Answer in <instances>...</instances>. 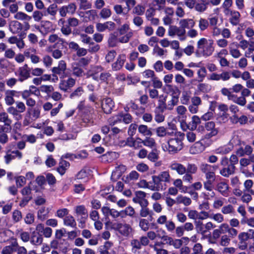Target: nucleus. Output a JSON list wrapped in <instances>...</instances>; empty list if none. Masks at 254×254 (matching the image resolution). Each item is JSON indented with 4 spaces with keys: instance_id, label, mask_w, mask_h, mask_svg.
<instances>
[{
    "instance_id": "f257e3e1",
    "label": "nucleus",
    "mask_w": 254,
    "mask_h": 254,
    "mask_svg": "<svg viewBox=\"0 0 254 254\" xmlns=\"http://www.w3.org/2000/svg\"><path fill=\"white\" fill-rule=\"evenodd\" d=\"M171 177L169 171L160 172L158 175L152 176V180L156 191L164 190L167 188V183H170Z\"/></svg>"
},
{
    "instance_id": "f03ea898",
    "label": "nucleus",
    "mask_w": 254,
    "mask_h": 254,
    "mask_svg": "<svg viewBox=\"0 0 254 254\" xmlns=\"http://www.w3.org/2000/svg\"><path fill=\"white\" fill-rule=\"evenodd\" d=\"M213 45V40H208L204 38H201L197 43L196 54L198 55L202 54L207 56L211 55L214 51Z\"/></svg>"
},
{
    "instance_id": "7ed1b4c3",
    "label": "nucleus",
    "mask_w": 254,
    "mask_h": 254,
    "mask_svg": "<svg viewBox=\"0 0 254 254\" xmlns=\"http://www.w3.org/2000/svg\"><path fill=\"white\" fill-rule=\"evenodd\" d=\"M254 182L252 180H247L244 183V192L241 197V201L248 204L252 200V195L254 194V190L252 189Z\"/></svg>"
},
{
    "instance_id": "20e7f679",
    "label": "nucleus",
    "mask_w": 254,
    "mask_h": 254,
    "mask_svg": "<svg viewBox=\"0 0 254 254\" xmlns=\"http://www.w3.org/2000/svg\"><path fill=\"white\" fill-rule=\"evenodd\" d=\"M111 229L118 231L124 237H128L132 233L133 229L131 226L126 223L116 222L111 223Z\"/></svg>"
},
{
    "instance_id": "39448f33",
    "label": "nucleus",
    "mask_w": 254,
    "mask_h": 254,
    "mask_svg": "<svg viewBox=\"0 0 254 254\" xmlns=\"http://www.w3.org/2000/svg\"><path fill=\"white\" fill-rule=\"evenodd\" d=\"M40 111L38 108H28L23 122L24 126H27L40 117Z\"/></svg>"
},
{
    "instance_id": "423d86ee",
    "label": "nucleus",
    "mask_w": 254,
    "mask_h": 254,
    "mask_svg": "<svg viewBox=\"0 0 254 254\" xmlns=\"http://www.w3.org/2000/svg\"><path fill=\"white\" fill-rule=\"evenodd\" d=\"M168 147L167 150L171 154H175L180 151L183 146L182 139L179 138H171L168 141Z\"/></svg>"
},
{
    "instance_id": "0eeeda50",
    "label": "nucleus",
    "mask_w": 254,
    "mask_h": 254,
    "mask_svg": "<svg viewBox=\"0 0 254 254\" xmlns=\"http://www.w3.org/2000/svg\"><path fill=\"white\" fill-rule=\"evenodd\" d=\"M197 167L195 164L188 163L187 164V171L183 177V181L185 182L191 183L193 181L192 175L197 171Z\"/></svg>"
},
{
    "instance_id": "6e6552de",
    "label": "nucleus",
    "mask_w": 254,
    "mask_h": 254,
    "mask_svg": "<svg viewBox=\"0 0 254 254\" xmlns=\"http://www.w3.org/2000/svg\"><path fill=\"white\" fill-rule=\"evenodd\" d=\"M186 30L182 28L180 26L177 27L175 25H171L168 29V35L170 36L177 35L181 40L186 39Z\"/></svg>"
},
{
    "instance_id": "1a4fd4ad",
    "label": "nucleus",
    "mask_w": 254,
    "mask_h": 254,
    "mask_svg": "<svg viewBox=\"0 0 254 254\" xmlns=\"http://www.w3.org/2000/svg\"><path fill=\"white\" fill-rule=\"evenodd\" d=\"M12 122L11 119L7 113L4 112L0 113V123L3 124V126L1 128L3 132H7L8 130L11 129Z\"/></svg>"
},
{
    "instance_id": "9d476101",
    "label": "nucleus",
    "mask_w": 254,
    "mask_h": 254,
    "mask_svg": "<svg viewBox=\"0 0 254 254\" xmlns=\"http://www.w3.org/2000/svg\"><path fill=\"white\" fill-rule=\"evenodd\" d=\"M229 186L225 181H221L217 183L215 190L218 191L222 195L227 197L229 193Z\"/></svg>"
},
{
    "instance_id": "9b49d317",
    "label": "nucleus",
    "mask_w": 254,
    "mask_h": 254,
    "mask_svg": "<svg viewBox=\"0 0 254 254\" xmlns=\"http://www.w3.org/2000/svg\"><path fill=\"white\" fill-rule=\"evenodd\" d=\"M76 5L75 3L71 2L67 5H64L60 8L59 11L62 17H65L67 13L73 14L76 9Z\"/></svg>"
},
{
    "instance_id": "f8f14e48",
    "label": "nucleus",
    "mask_w": 254,
    "mask_h": 254,
    "mask_svg": "<svg viewBox=\"0 0 254 254\" xmlns=\"http://www.w3.org/2000/svg\"><path fill=\"white\" fill-rule=\"evenodd\" d=\"M116 27L115 23L112 21H107L103 23H97L96 25V28L98 32H103L106 30L113 31Z\"/></svg>"
},
{
    "instance_id": "ddd939ff",
    "label": "nucleus",
    "mask_w": 254,
    "mask_h": 254,
    "mask_svg": "<svg viewBox=\"0 0 254 254\" xmlns=\"http://www.w3.org/2000/svg\"><path fill=\"white\" fill-rule=\"evenodd\" d=\"M205 128L208 132L206 134V137L210 138L217 134L218 130L215 127V124L214 122L210 121L205 124Z\"/></svg>"
},
{
    "instance_id": "4468645a",
    "label": "nucleus",
    "mask_w": 254,
    "mask_h": 254,
    "mask_svg": "<svg viewBox=\"0 0 254 254\" xmlns=\"http://www.w3.org/2000/svg\"><path fill=\"white\" fill-rule=\"evenodd\" d=\"M169 167L172 171L176 172L180 175L185 174L187 171V166L186 167L182 164L177 162H172Z\"/></svg>"
},
{
    "instance_id": "2eb2a0df",
    "label": "nucleus",
    "mask_w": 254,
    "mask_h": 254,
    "mask_svg": "<svg viewBox=\"0 0 254 254\" xmlns=\"http://www.w3.org/2000/svg\"><path fill=\"white\" fill-rule=\"evenodd\" d=\"M114 107V103L110 98H105L102 102V108L106 114H110Z\"/></svg>"
},
{
    "instance_id": "dca6fc26",
    "label": "nucleus",
    "mask_w": 254,
    "mask_h": 254,
    "mask_svg": "<svg viewBox=\"0 0 254 254\" xmlns=\"http://www.w3.org/2000/svg\"><path fill=\"white\" fill-rule=\"evenodd\" d=\"M23 29V24L17 20H12L9 23V30L13 34H19Z\"/></svg>"
},
{
    "instance_id": "f3484780",
    "label": "nucleus",
    "mask_w": 254,
    "mask_h": 254,
    "mask_svg": "<svg viewBox=\"0 0 254 254\" xmlns=\"http://www.w3.org/2000/svg\"><path fill=\"white\" fill-rule=\"evenodd\" d=\"M75 83V80L72 78H69L67 80H62L59 83V88L66 92L68 89L73 87Z\"/></svg>"
},
{
    "instance_id": "a211bd4d",
    "label": "nucleus",
    "mask_w": 254,
    "mask_h": 254,
    "mask_svg": "<svg viewBox=\"0 0 254 254\" xmlns=\"http://www.w3.org/2000/svg\"><path fill=\"white\" fill-rule=\"evenodd\" d=\"M126 166L122 164L118 165L115 167V170L113 171L111 179L115 180L119 178L126 171Z\"/></svg>"
},
{
    "instance_id": "6ab92c4d",
    "label": "nucleus",
    "mask_w": 254,
    "mask_h": 254,
    "mask_svg": "<svg viewBox=\"0 0 254 254\" xmlns=\"http://www.w3.org/2000/svg\"><path fill=\"white\" fill-rule=\"evenodd\" d=\"M49 207H41L37 211V218L40 221H45L48 217L50 211Z\"/></svg>"
},
{
    "instance_id": "aec40b11",
    "label": "nucleus",
    "mask_w": 254,
    "mask_h": 254,
    "mask_svg": "<svg viewBox=\"0 0 254 254\" xmlns=\"http://www.w3.org/2000/svg\"><path fill=\"white\" fill-rule=\"evenodd\" d=\"M48 41L50 43H55L53 45L54 48H58V45H63L64 43V40L59 37L57 34L50 35L48 37Z\"/></svg>"
},
{
    "instance_id": "412c9836",
    "label": "nucleus",
    "mask_w": 254,
    "mask_h": 254,
    "mask_svg": "<svg viewBox=\"0 0 254 254\" xmlns=\"http://www.w3.org/2000/svg\"><path fill=\"white\" fill-rule=\"evenodd\" d=\"M236 167L235 166L229 165L227 167H223L220 170V174L224 177L228 178L235 173Z\"/></svg>"
},
{
    "instance_id": "4be33fe9",
    "label": "nucleus",
    "mask_w": 254,
    "mask_h": 254,
    "mask_svg": "<svg viewBox=\"0 0 254 254\" xmlns=\"http://www.w3.org/2000/svg\"><path fill=\"white\" fill-rule=\"evenodd\" d=\"M179 23L180 26L184 29L192 28L195 25L194 21L190 18L181 19Z\"/></svg>"
},
{
    "instance_id": "5701e85b",
    "label": "nucleus",
    "mask_w": 254,
    "mask_h": 254,
    "mask_svg": "<svg viewBox=\"0 0 254 254\" xmlns=\"http://www.w3.org/2000/svg\"><path fill=\"white\" fill-rule=\"evenodd\" d=\"M139 174L136 171H132L128 175H127L124 181L126 183L128 184L133 183L135 181L138 180Z\"/></svg>"
},
{
    "instance_id": "b1692460",
    "label": "nucleus",
    "mask_w": 254,
    "mask_h": 254,
    "mask_svg": "<svg viewBox=\"0 0 254 254\" xmlns=\"http://www.w3.org/2000/svg\"><path fill=\"white\" fill-rule=\"evenodd\" d=\"M18 72L20 76L19 80L21 81L28 78L30 75V71L27 64H24L22 67H20Z\"/></svg>"
},
{
    "instance_id": "393cba45",
    "label": "nucleus",
    "mask_w": 254,
    "mask_h": 254,
    "mask_svg": "<svg viewBox=\"0 0 254 254\" xmlns=\"http://www.w3.org/2000/svg\"><path fill=\"white\" fill-rule=\"evenodd\" d=\"M130 246L131 247V252L133 254H136L138 250L141 248L142 245L140 241L136 239H132L130 241Z\"/></svg>"
},
{
    "instance_id": "a878e982",
    "label": "nucleus",
    "mask_w": 254,
    "mask_h": 254,
    "mask_svg": "<svg viewBox=\"0 0 254 254\" xmlns=\"http://www.w3.org/2000/svg\"><path fill=\"white\" fill-rule=\"evenodd\" d=\"M229 13L231 18H230V20L231 23L233 25H237L239 22L240 17L241 16V14L239 12L236 10H229L228 11Z\"/></svg>"
},
{
    "instance_id": "bb28decb",
    "label": "nucleus",
    "mask_w": 254,
    "mask_h": 254,
    "mask_svg": "<svg viewBox=\"0 0 254 254\" xmlns=\"http://www.w3.org/2000/svg\"><path fill=\"white\" fill-rule=\"evenodd\" d=\"M138 132L145 136H151L153 134L151 128L145 125H140L138 126Z\"/></svg>"
},
{
    "instance_id": "cd10ccee",
    "label": "nucleus",
    "mask_w": 254,
    "mask_h": 254,
    "mask_svg": "<svg viewBox=\"0 0 254 254\" xmlns=\"http://www.w3.org/2000/svg\"><path fill=\"white\" fill-rule=\"evenodd\" d=\"M143 146L149 148L154 149L157 147V143L155 139L151 136H147L143 139Z\"/></svg>"
},
{
    "instance_id": "c85d7f7f",
    "label": "nucleus",
    "mask_w": 254,
    "mask_h": 254,
    "mask_svg": "<svg viewBox=\"0 0 254 254\" xmlns=\"http://www.w3.org/2000/svg\"><path fill=\"white\" fill-rule=\"evenodd\" d=\"M137 186L140 188L148 189L151 190L156 191L154 184L147 182L145 180H141L137 183Z\"/></svg>"
},
{
    "instance_id": "c756f323",
    "label": "nucleus",
    "mask_w": 254,
    "mask_h": 254,
    "mask_svg": "<svg viewBox=\"0 0 254 254\" xmlns=\"http://www.w3.org/2000/svg\"><path fill=\"white\" fill-rule=\"evenodd\" d=\"M176 112L178 120L187 118L186 114L187 113V109L184 105L177 106L176 108Z\"/></svg>"
},
{
    "instance_id": "7c9ffc66",
    "label": "nucleus",
    "mask_w": 254,
    "mask_h": 254,
    "mask_svg": "<svg viewBox=\"0 0 254 254\" xmlns=\"http://www.w3.org/2000/svg\"><path fill=\"white\" fill-rule=\"evenodd\" d=\"M65 71L66 64H59L57 67H55L52 69V71L54 74H58L60 78L64 76Z\"/></svg>"
},
{
    "instance_id": "2f4dec72",
    "label": "nucleus",
    "mask_w": 254,
    "mask_h": 254,
    "mask_svg": "<svg viewBox=\"0 0 254 254\" xmlns=\"http://www.w3.org/2000/svg\"><path fill=\"white\" fill-rule=\"evenodd\" d=\"M208 4L207 0H201L200 3H196L194 8L196 11L202 13L207 9Z\"/></svg>"
},
{
    "instance_id": "473e14b6",
    "label": "nucleus",
    "mask_w": 254,
    "mask_h": 254,
    "mask_svg": "<svg viewBox=\"0 0 254 254\" xmlns=\"http://www.w3.org/2000/svg\"><path fill=\"white\" fill-rule=\"evenodd\" d=\"M64 224L65 226L73 228H76V222L75 220L71 215H67L64 218Z\"/></svg>"
},
{
    "instance_id": "72a5a7b5",
    "label": "nucleus",
    "mask_w": 254,
    "mask_h": 254,
    "mask_svg": "<svg viewBox=\"0 0 254 254\" xmlns=\"http://www.w3.org/2000/svg\"><path fill=\"white\" fill-rule=\"evenodd\" d=\"M14 18L17 20V21H29L31 20L32 17L23 12L19 11L14 15Z\"/></svg>"
},
{
    "instance_id": "f704fd0d",
    "label": "nucleus",
    "mask_w": 254,
    "mask_h": 254,
    "mask_svg": "<svg viewBox=\"0 0 254 254\" xmlns=\"http://www.w3.org/2000/svg\"><path fill=\"white\" fill-rule=\"evenodd\" d=\"M156 135L159 137H163L167 135H171V133L168 131L167 128L163 126H160L155 129Z\"/></svg>"
},
{
    "instance_id": "c9c22d12",
    "label": "nucleus",
    "mask_w": 254,
    "mask_h": 254,
    "mask_svg": "<svg viewBox=\"0 0 254 254\" xmlns=\"http://www.w3.org/2000/svg\"><path fill=\"white\" fill-rule=\"evenodd\" d=\"M204 150V147L201 143L195 142L190 148V152L191 154H195L201 152Z\"/></svg>"
},
{
    "instance_id": "e433bc0d",
    "label": "nucleus",
    "mask_w": 254,
    "mask_h": 254,
    "mask_svg": "<svg viewBox=\"0 0 254 254\" xmlns=\"http://www.w3.org/2000/svg\"><path fill=\"white\" fill-rule=\"evenodd\" d=\"M177 204H183L185 206H189L191 203V200L190 197L179 195L176 197Z\"/></svg>"
},
{
    "instance_id": "4c0bfd02",
    "label": "nucleus",
    "mask_w": 254,
    "mask_h": 254,
    "mask_svg": "<svg viewBox=\"0 0 254 254\" xmlns=\"http://www.w3.org/2000/svg\"><path fill=\"white\" fill-rule=\"evenodd\" d=\"M76 214L78 216L87 217L88 213L84 205L76 206L74 208Z\"/></svg>"
},
{
    "instance_id": "58836bf2",
    "label": "nucleus",
    "mask_w": 254,
    "mask_h": 254,
    "mask_svg": "<svg viewBox=\"0 0 254 254\" xmlns=\"http://www.w3.org/2000/svg\"><path fill=\"white\" fill-rule=\"evenodd\" d=\"M122 218H125L128 216L130 217H134L135 211L134 209L130 206L127 207L125 209L121 210Z\"/></svg>"
},
{
    "instance_id": "ea45409f",
    "label": "nucleus",
    "mask_w": 254,
    "mask_h": 254,
    "mask_svg": "<svg viewBox=\"0 0 254 254\" xmlns=\"http://www.w3.org/2000/svg\"><path fill=\"white\" fill-rule=\"evenodd\" d=\"M237 46V43L236 42H232L229 44V50L231 55L235 58H238L240 56V53L239 51L235 49V47Z\"/></svg>"
},
{
    "instance_id": "a19ab883",
    "label": "nucleus",
    "mask_w": 254,
    "mask_h": 254,
    "mask_svg": "<svg viewBox=\"0 0 254 254\" xmlns=\"http://www.w3.org/2000/svg\"><path fill=\"white\" fill-rule=\"evenodd\" d=\"M69 163L64 160H61L59 163V166L57 169L59 173L61 175H64L65 170L69 167Z\"/></svg>"
},
{
    "instance_id": "79ce46f5",
    "label": "nucleus",
    "mask_w": 254,
    "mask_h": 254,
    "mask_svg": "<svg viewBox=\"0 0 254 254\" xmlns=\"http://www.w3.org/2000/svg\"><path fill=\"white\" fill-rule=\"evenodd\" d=\"M201 123L200 118L196 115L191 117V122L190 123V130H194L197 128V126Z\"/></svg>"
},
{
    "instance_id": "37998d69",
    "label": "nucleus",
    "mask_w": 254,
    "mask_h": 254,
    "mask_svg": "<svg viewBox=\"0 0 254 254\" xmlns=\"http://www.w3.org/2000/svg\"><path fill=\"white\" fill-rule=\"evenodd\" d=\"M153 212L150 210L147 206L141 207V209L139 211V215L141 217H146L148 216L149 217H152L153 215Z\"/></svg>"
},
{
    "instance_id": "c03bdc74",
    "label": "nucleus",
    "mask_w": 254,
    "mask_h": 254,
    "mask_svg": "<svg viewBox=\"0 0 254 254\" xmlns=\"http://www.w3.org/2000/svg\"><path fill=\"white\" fill-rule=\"evenodd\" d=\"M87 156V154L85 151H83L77 154H66L65 155V158H70L72 160L74 159H83L86 158Z\"/></svg>"
},
{
    "instance_id": "a18cd8bd",
    "label": "nucleus",
    "mask_w": 254,
    "mask_h": 254,
    "mask_svg": "<svg viewBox=\"0 0 254 254\" xmlns=\"http://www.w3.org/2000/svg\"><path fill=\"white\" fill-rule=\"evenodd\" d=\"M166 96L163 95H161L158 98V105L157 108L162 112H163L165 109H166Z\"/></svg>"
},
{
    "instance_id": "49530a36",
    "label": "nucleus",
    "mask_w": 254,
    "mask_h": 254,
    "mask_svg": "<svg viewBox=\"0 0 254 254\" xmlns=\"http://www.w3.org/2000/svg\"><path fill=\"white\" fill-rule=\"evenodd\" d=\"M159 154L156 148L152 149V151L148 153V159L153 162H156L159 159Z\"/></svg>"
},
{
    "instance_id": "de8ad7c7",
    "label": "nucleus",
    "mask_w": 254,
    "mask_h": 254,
    "mask_svg": "<svg viewBox=\"0 0 254 254\" xmlns=\"http://www.w3.org/2000/svg\"><path fill=\"white\" fill-rule=\"evenodd\" d=\"M44 16H46V13L39 10H35L32 13V18L35 22L41 21Z\"/></svg>"
},
{
    "instance_id": "09e8293b",
    "label": "nucleus",
    "mask_w": 254,
    "mask_h": 254,
    "mask_svg": "<svg viewBox=\"0 0 254 254\" xmlns=\"http://www.w3.org/2000/svg\"><path fill=\"white\" fill-rule=\"evenodd\" d=\"M111 10L108 7L102 8L99 13V16L100 17L104 19H108L111 16Z\"/></svg>"
},
{
    "instance_id": "8fccbe9b",
    "label": "nucleus",
    "mask_w": 254,
    "mask_h": 254,
    "mask_svg": "<svg viewBox=\"0 0 254 254\" xmlns=\"http://www.w3.org/2000/svg\"><path fill=\"white\" fill-rule=\"evenodd\" d=\"M43 238L41 235L39 236L33 235L31 237L30 242L34 246H39L42 244Z\"/></svg>"
},
{
    "instance_id": "3c124183",
    "label": "nucleus",
    "mask_w": 254,
    "mask_h": 254,
    "mask_svg": "<svg viewBox=\"0 0 254 254\" xmlns=\"http://www.w3.org/2000/svg\"><path fill=\"white\" fill-rule=\"evenodd\" d=\"M195 229L197 233L202 235L205 234L204 226L205 224L200 220L195 221L194 222Z\"/></svg>"
},
{
    "instance_id": "603ef678",
    "label": "nucleus",
    "mask_w": 254,
    "mask_h": 254,
    "mask_svg": "<svg viewBox=\"0 0 254 254\" xmlns=\"http://www.w3.org/2000/svg\"><path fill=\"white\" fill-rule=\"evenodd\" d=\"M123 114L121 113L118 114L109 119V123L110 125L114 126L118 123H120L122 120Z\"/></svg>"
},
{
    "instance_id": "864d4df0",
    "label": "nucleus",
    "mask_w": 254,
    "mask_h": 254,
    "mask_svg": "<svg viewBox=\"0 0 254 254\" xmlns=\"http://www.w3.org/2000/svg\"><path fill=\"white\" fill-rule=\"evenodd\" d=\"M209 26L208 20L205 18H200L198 21V27L200 31H203Z\"/></svg>"
},
{
    "instance_id": "5fc2aeb1",
    "label": "nucleus",
    "mask_w": 254,
    "mask_h": 254,
    "mask_svg": "<svg viewBox=\"0 0 254 254\" xmlns=\"http://www.w3.org/2000/svg\"><path fill=\"white\" fill-rule=\"evenodd\" d=\"M85 17L89 21H93L95 19L97 16V12L94 9H91L85 12Z\"/></svg>"
},
{
    "instance_id": "6e6d98bb",
    "label": "nucleus",
    "mask_w": 254,
    "mask_h": 254,
    "mask_svg": "<svg viewBox=\"0 0 254 254\" xmlns=\"http://www.w3.org/2000/svg\"><path fill=\"white\" fill-rule=\"evenodd\" d=\"M178 102V98L176 96H173L171 99L168 102L166 105V109L169 110H172L174 107L176 106Z\"/></svg>"
},
{
    "instance_id": "4d7b16f0",
    "label": "nucleus",
    "mask_w": 254,
    "mask_h": 254,
    "mask_svg": "<svg viewBox=\"0 0 254 254\" xmlns=\"http://www.w3.org/2000/svg\"><path fill=\"white\" fill-rule=\"evenodd\" d=\"M234 212V207L231 204L224 206L221 209V212L225 215L233 214Z\"/></svg>"
},
{
    "instance_id": "13d9d810",
    "label": "nucleus",
    "mask_w": 254,
    "mask_h": 254,
    "mask_svg": "<svg viewBox=\"0 0 254 254\" xmlns=\"http://www.w3.org/2000/svg\"><path fill=\"white\" fill-rule=\"evenodd\" d=\"M139 226L142 230L146 232L149 228V223L147 219L141 218L139 220Z\"/></svg>"
},
{
    "instance_id": "bf43d9fd",
    "label": "nucleus",
    "mask_w": 254,
    "mask_h": 254,
    "mask_svg": "<svg viewBox=\"0 0 254 254\" xmlns=\"http://www.w3.org/2000/svg\"><path fill=\"white\" fill-rule=\"evenodd\" d=\"M190 98V93L187 91L183 92L181 97V102L183 105H188Z\"/></svg>"
},
{
    "instance_id": "052dcab7",
    "label": "nucleus",
    "mask_w": 254,
    "mask_h": 254,
    "mask_svg": "<svg viewBox=\"0 0 254 254\" xmlns=\"http://www.w3.org/2000/svg\"><path fill=\"white\" fill-rule=\"evenodd\" d=\"M160 232L162 233L163 236H160L159 235L160 239L163 240V241L165 242L166 244L170 246L171 244L173 238L171 237H170L169 236L166 235V232L164 230H161Z\"/></svg>"
},
{
    "instance_id": "680f3d73",
    "label": "nucleus",
    "mask_w": 254,
    "mask_h": 254,
    "mask_svg": "<svg viewBox=\"0 0 254 254\" xmlns=\"http://www.w3.org/2000/svg\"><path fill=\"white\" fill-rule=\"evenodd\" d=\"M144 11L145 7L140 4L135 6L132 10V13L133 14H136V16L143 15L144 13Z\"/></svg>"
},
{
    "instance_id": "e2e57ef3",
    "label": "nucleus",
    "mask_w": 254,
    "mask_h": 254,
    "mask_svg": "<svg viewBox=\"0 0 254 254\" xmlns=\"http://www.w3.org/2000/svg\"><path fill=\"white\" fill-rule=\"evenodd\" d=\"M211 88V86L207 83H199L197 85V90L202 92H208Z\"/></svg>"
},
{
    "instance_id": "0e129e2a",
    "label": "nucleus",
    "mask_w": 254,
    "mask_h": 254,
    "mask_svg": "<svg viewBox=\"0 0 254 254\" xmlns=\"http://www.w3.org/2000/svg\"><path fill=\"white\" fill-rule=\"evenodd\" d=\"M102 68L101 66H95L92 68V69L90 71L89 74L91 76H93V78L95 80H98V77L96 75L99 72H101Z\"/></svg>"
},
{
    "instance_id": "69168bd1",
    "label": "nucleus",
    "mask_w": 254,
    "mask_h": 254,
    "mask_svg": "<svg viewBox=\"0 0 254 254\" xmlns=\"http://www.w3.org/2000/svg\"><path fill=\"white\" fill-rule=\"evenodd\" d=\"M22 213L18 210H15L12 212V218L14 222L17 223L22 219Z\"/></svg>"
},
{
    "instance_id": "338daca9",
    "label": "nucleus",
    "mask_w": 254,
    "mask_h": 254,
    "mask_svg": "<svg viewBox=\"0 0 254 254\" xmlns=\"http://www.w3.org/2000/svg\"><path fill=\"white\" fill-rule=\"evenodd\" d=\"M57 6L55 4H51L47 9L46 15L49 14L52 16H55L57 12Z\"/></svg>"
},
{
    "instance_id": "774afa93",
    "label": "nucleus",
    "mask_w": 254,
    "mask_h": 254,
    "mask_svg": "<svg viewBox=\"0 0 254 254\" xmlns=\"http://www.w3.org/2000/svg\"><path fill=\"white\" fill-rule=\"evenodd\" d=\"M231 241V238L226 235H223L220 237L219 244L223 247L228 246Z\"/></svg>"
}]
</instances>
